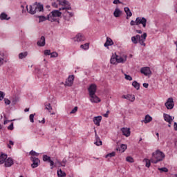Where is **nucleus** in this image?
I'll use <instances>...</instances> for the list:
<instances>
[{"mask_svg":"<svg viewBox=\"0 0 177 177\" xmlns=\"http://www.w3.org/2000/svg\"><path fill=\"white\" fill-rule=\"evenodd\" d=\"M136 32H137L138 34H142V31H141L140 30H136Z\"/></svg>","mask_w":177,"mask_h":177,"instance_id":"obj_64","label":"nucleus"},{"mask_svg":"<svg viewBox=\"0 0 177 177\" xmlns=\"http://www.w3.org/2000/svg\"><path fill=\"white\" fill-rule=\"evenodd\" d=\"M143 86L144 88H149V83H144Z\"/></svg>","mask_w":177,"mask_h":177,"instance_id":"obj_59","label":"nucleus"},{"mask_svg":"<svg viewBox=\"0 0 177 177\" xmlns=\"http://www.w3.org/2000/svg\"><path fill=\"white\" fill-rule=\"evenodd\" d=\"M127 100H129V102H135V95H127Z\"/></svg>","mask_w":177,"mask_h":177,"instance_id":"obj_33","label":"nucleus"},{"mask_svg":"<svg viewBox=\"0 0 177 177\" xmlns=\"http://www.w3.org/2000/svg\"><path fill=\"white\" fill-rule=\"evenodd\" d=\"M50 167H51L50 169H53V165H55V162H53V160H50Z\"/></svg>","mask_w":177,"mask_h":177,"instance_id":"obj_56","label":"nucleus"},{"mask_svg":"<svg viewBox=\"0 0 177 177\" xmlns=\"http://www.w3.org/2000/svg\"><path fill=\"white\" fill-rule=\"evenodd\" d=\"M110 113V111H107L106 113L103 114V116L106 118H109V113Z\"/></svg>","mask_w":177,"mask_h":177,"instance_id":"obj_55","label":"nucleus"},{"mask_svg":"<svg viewBox=\"0 0 177 177\" xmlns=\"http://www.w3.org/2000/svg\"><path fill=\"white\" fill-rule=\"evenodd\" d=\"M66 162H67V160H66V159H64V160L62 161V164L63 165H65V166H66Z\"/></svg>","mask_w":177,"mask_h":177,"instance_id":"obj_57","label":"nucleus"},{"mask_svg":"<svg viewBox=\"0 0 177 177\" xmlns=\"http://www.w3.org/2000/svg\"><path fill=\"white\" fill-rule=\"evenodd\" d=\"M153 120V118L151 116H149V115H147L145 118V120L142 121V122H145V124H149V122H151V121Z\"/></svg>","mask_w":177,"mask_h":177,"instance_id":"obj_28","label":"nucleus"},{"mask_svg":"<svg viewBox=\"0 0 177 177\" xmlns=\"http://www.w3.org/2000/svg\"><path fill=\"white\" fill-rule=\"evenodd\" d=\"M38 46H45L46 41H45V37L41 36L40 39L37 43Z\"/></svg>","mask_w":177,"mask_h":177,"instance_id":"obj_24","label":"nucleus"},{"mask_svg":"<svg viewBox=\"0 0 177 177\" xmlns=\"http://www.w3.org/2000/svg\"><path fill=\"white\" fill-rule=\"evenodd\" d=\"M113 3L114 5H118V3L122 4V2H121L120 0H114V1H113Z\"/></svg>","mask_w":177,"mask_h":177,"instance_id":"obj_52","label":"nucleus"},{"mask_svg":"<svg viewBox=\"0 0 177 177\" xmlns=\"http://www.w3.org/2000/svg\"><path fill=\"white\" fill-rule=\"evenodd\" d=\"M74 75H71L66 79L65 82V86H73V84H74Z\"/></svg>","mask_w":177,"mask_h":177,"instance_id":"obj_9","label":"nucleus"},{"mask_svg":"<svg viewBox=\"0 0 177 177\" xmlns=\"http://www.w3.org/2000/svg\"><path fill=\"white\" fill-rule=\"evenodd\" d=\"M35 14L39 13V12H44V5L35 3Z\"/></svg>","mask_w":177,"mask_h":177,"instance_id":"obj_19","label":"nucleus"},{"mask_svg":"<svg viewBox=\"0 0 177 177\" xmlns=\"http://www.w3.org/2000/svg\"><path fill=\"white\" fill-rule=\"evenodd\" d=\"M68 10H59L63 15L64 20H65L66 21H70L71 17L74 16V14H73V12H70Z\"/></svg>","mask_w":177,"mask_h":177,"instance_id":"obj_6","label":"nucleus"},{"mask_svg":"<svg viewBox=\"0 0 177 177\" xmlns=\"http://www.w3.org/2000/svg\"><path fill=\"white\" fill-rule=\"evenodd\" d=\"M0 19L1 20H10V17H8V14H6L5 12H2L0 15Z\"/></svg>","mask_w":177,"mask_h":177,"instance_id":"obj_27","label":"nucleus"},{"mask_svg":"<svg viewBox=\"0 0 177 177\" xmlns=\"http://www.w3.org/2000/svg\"><path fill=\"white\" fill-rule=\"evenodd\" d=\"M62 12L59 10H53L48 15V21H51L53 23L54 21H59V17L62 16Z\"/></svg>","mask_w":177,"mask_h":177,"instance_id":"obj_5","label":"nucleus"},{"mask_svg":"<svg viewBox=\"0 0 177 177\" xmlns=\"http://www.w3.org/2000/svg\"><path fill=\"white\" fill-rule=\"evenodd\" d=\"M10 121H13V120H4V122H3V124H4V125H6V124H8V122H10Z\"/></svg>","mask_w":177,"mask_h":177,"instance_id":"obj_58","label":"nucleus"},{"mask_svg":"<svg viewBox=\"0 0 177 177\" xmlns=\"http://www.w3.org/2000/svg\"><path fill=\"white\" fill-rule=\"evenodd\" d=\"M137 24L138 26L142 24L144 28H146V25L147 24V19L145 17H137Z\"/></svg>","mask_w":177,"mask_h":177,"instance_id":"obj_8","label":"nucleus"},{"mask_svg":"<svg viewBox=\"0 0 177 177\" xmlns=\"http://www.w3.org/2000/svg\"><path fill=\"white\" fill-rule=\"evenodd\" d=\"M26 9L28 13H30V15H35V9H36L35 3L33 5L29 6V10H28V6H26Z\"/></svg>","mask_w":177,"mask_h":177,"instance_id":"obj_20","label":"nucleus"},{"mask_svg":"<svg viewBox=\"0 0 177 177\" xmlns=\"http://www.w3.org/2000/svg\"><path fill=\"white\" fill-rule=\"evenodd\" d=\"M50 54H51L50 50H44L45 56H49V55H50Z\"/></svg>","mask_w":177,"mask_h":177,"instance_id":"obj_50","label":"nucleus"},{"mask_svg":"<svg viewBox=\"0 0 177 177\" xmlns=\"http://www.w3.org/2000/svg\"><path fill=\"white\" fill-rule=\"evenodd\" d=\"M53 8H59V10H71V4L67 0H53Z\"/></svg>","mask_w":177,"mask_h":177,"instance_id":"obj_1","label":"nucleus"},{"mask_svg":"<svg viewBox=\"0 0 177 177\" xmlns=\"http://www.w3.org/2000/svg\"><path fill=\"white\" fill-rule=\"evenodd\" d=\"M39 19V23H44V21H46V20H48V16L45 17V16H39L38 17Z\"/></svg>","mask_w":177,"mask_h":177,"instance_id":"obj_34","label":"nucleus"},{"mask_svg":"<svg viewBox=\"0 0 177 177\" xmlns=\"http://www.w3.org/2000/svg\"><path fill=\"white\" fill-rule=\"evenodd\" d=\"M122 15V11L117 7L113 12L114 17H120Z\"/></svg>","mask_w":177,"mask_h":177,"instance_id":"obj_23","label":"nucleus"},{"mask_svg":"<svg viewBox=\"0 0 177 177\" xmlns=\"http://www.w3.org/2000/svg\"><path fill=\"white\" fill-rule=\"evenodd\" d=\"M156 136L158 138V140H160V134L158 133H156Z\"/></svg>","mask_w":177,"mask_h":177,"instance_id":"obj_63","label":"nucleus"},{"mask_svg":"<svg viewBox=\"0 0 177 177\" xmlns=\"http://www.w3.org/2000/svg\"><path fill=\"white\" fill-rule=\"evenodd\" d=\"M4 103H5V104L9 105V104H10V101L9 100V99L5 98Z\"/></svg>","mask_w":177,"mask_h":177,"instance_id":"obj_53","label":"nucleus"},{"mask_svg":"<svg viewBox=\"0 0 177 177\" xmlns=\"http://www.w3.org/2000/svg\"><path fill=\"white\" fill-rule=\"evenodd\" d=\"M146 38H147V33L144 32L141 36L136 35V36L131 37V42L136 45L140 44L141 46H146Z\"/></svg>","mask_w":177,"mask_h":177,"instance_id":"obj_3","label":"nucleus"},{"mask_svg":"<svg viewBox=\"0 0 177 177\" xmlns=\"http://www.w3.org/2000/svg\"><path fill=\"white\" fill-rule=\"evenodd\" d=\"M143 161L145 162V167H147V168H150V165H151V159L145 158Z\"/></svg>","mask_w":177,"mask_h":177,"instance_id":"obj_31","label":"nucleus"},{"mask_svg":"<svg viewBox=\"0 0 177 177\" xmlns=\"http://www.w3.org/2000/svg\"><path fill=\"white\" fill-rule=\"evenodd\" d=\"M132 86H133V88L137 89V91H139V89H140V84H139L136 81H133L132 82Z\"/></svg>","mask_w":177,"mask_h":177,"instance_id":"obj_32","label":"nucleus"},{"mask_svg":"<svg viewBox=\"0 0 177 177\" xmlns=\"http://www.w3.org/2000/svg\"><path fill=\"white\" fill-rule=\"evenodd\" d=\"M140 73L142 74H144V75H151V70H150V68L149 67H143L140 70Z\"/></svg>","mask_w":177,"mask_h":177,"instance_id":"obj_14","label":"nucleus"},{"mask_svg":"<svg viewBox=\"0 0 177 177\" xmlns=\"http://www.w3.org/2000/svg\"><path fill=\"white\" fill-rule=\"evenodd\" d=\"M39 122L41 124H44L45 123V118H43V120L41 121V120H39Z\"/></svg>","mask_w":177,"mask_h":177,"instance_id":"obj_61","label":"nucleus"},{"mask_svg":"<svg viewBox=\"0 0 177 177\" xmlns=\"http://www.w3.org/2000/svg\"><path fill=\"white\" fill-rule=\"evenodd\" d=\"M43 161H50V156H48V155H44L43 156Z\"/></svg>","mask_w":177,"mask_h":177,"instance_id":"obj_40","label":"nucleus"},{"mask_svg":"<svg viewBox=\"0 0 177 177\" xmlns=\"http://www.w3.org/2000/svg\"><path fill=\"white\" fill-rule=\"evenodd\" d=\"M89 97L90 102H91V103H100L101 102L100 98H99L96 94H91L89 95Z\"/></svg>","mask_w":177,"mask_h":177,"instance_id":"obj_10","label":"nucleus"},{"mask_svg":"<svg viewBox=\"0 0 177 177\" xmlns=\"http://www.w3.org/2000/svg\"><path fill=\"white\" fill-rule=\"evenodd\" d=\"M106 158H109V157H110V158H111V157H115V152L113 151L110 153H108L107 155H106Z\"/></svg>","mask_w":177,"mask_h":177,"instance_id":"obj_39","label":"nucleus"},{"mask_svg":"<svg viewBox=\"0 0 177 177\" xmlns=\"http://www.w3.org/2000/svg\"><path fill=\"white\" fill-rule=\"evenodd\" d=\"M128 59V56L125 54H122L120 55H118L117 53H113L111 59H110V63L111 64H113V66H117L118 64H124V63H126L127 60Z\"/></svg>","mask_w":177,"mask_h":177,"instance_id":"obj_2","label":"nucleus"},{"mask_svg":"<svg viewBox=\"0 0 177 177\" xmlns=\"http://www.w3.org/2000/svg\"><path fill=\"white\" fill-rule=\"evenodd\" d=\"M30 154L31 156H36V157H38V156H39V153L35 152V151H33V150H32V151H30Z\"/></svg>","mask_w":177,"mask_h":177,"instance_id":"obj_45","label":"nucleus"},{"mask_svg":"<svg viewBox=\"0 0 177 177\" xmlns=\"http://www.w3.org/2000/svg\"><path fill=\"white\" fill-rule=\"evenodd\" d=\"M97 90V86L95 84H91L88 88V95H95L96 94V91Z\"/></svg>","mask_w":177,"mask_h":177,"instance_id":"obj_7","label":"nucleus"},{"mask_svg":"<svg viewBox=\"0 0 177 177\" xmlns=\"http://www.w3.org/2000/svg\"><path fill=\"white\" fill-rule=\"evenodd\" d=\"M9 143H10V145H11V146H13V145H15V142H13V141H12V140H10Z\"/></svg>","mask_w":177,"mask_h":177,"instance_id":"obj_62","label":"nucleus"},{"mask_svg":"<svg viewBox=\"0 0 177 177\" xmlns=\"http://www.w3.org/2000/svg\"><path fill=\"white\" fill-rule=\"evenodd\" d=\"M30 160L32 161V164L31 165L32 168H37V167H38V165H39V162H41L38 158L32 156L30 157Z\"/></svg>","mask_w":177,"mask_h":177,"instance_id":"obj_13","label":"nucleus"},{"mask_svg":"<svg viewBox=\"0 0 177 177\" xmlns=\"http://www.w3.org/2000/svg\"><path fill=\"white\" fill-rule=\"evenodd\" d=\"M174 131H177V123L176 122H174Z\"/></svg>","mask_w":177,"mask_h":177,"instance_id":"obj_60","label":"nucleus"},{"mask_svg":"<svg viewBox=\"0 0 177 177\" xmlns=\"http://www.w3.org/2000/svg\"><path fill=\"white\" fill-rule=\"evenodd\" d=\"M58 177H65L66 172L63 171L62 169L57 171Z\"/></svg>","mask_w":177,"mask_h":177,"instance_id":"obj_37","label":"nucleus"},{"mask_svg":"<svg viewBox=\"0 0 177 177\" xmlns=\"http://www.w3.org/2000/svg\"><path fill=\"white\" fill-rule=\"evenodd\" d=\"M45 109L48 110V113H50V110H52V106H50V103L45 105Z\"/></svg>","mask_w":177,"mask_h":177,"instance_id":"obj_41","label":"nucleus"},{"mask_svg":"<svg viewBox=\"0 0 177 177\" xmlns=\"http://www.w3.org/2000/svg\"><path fill=\"white\" fill-rule=\"evenodd\" d=\"M4 97H5V93L0 91V102L3 100Z\"/></svg>","mask_w":177,"mask_h":177,"instance_id":"obj_46","label":"nucleus"},{"mask_svg":"<svg viewBox=\"0 0 177 177\" xmlns=\"http://www.w3.org/2000/svg\"><path fill=\"white\" fill-rule=\"evenodd\" d=\"M5 63V55L0 52V67Z\"/></svg>","mask_w":177,"mask_h":177,"instance_id":"obj_29","label":"nucleus"},{"mask_svg":"<svg viewBox=\"0 0 177 177\" xmlns=\"http://www.w3.org/2000/svg\"><path fill=\"white\" fill-rule=\"evenodd\" d=\"M120 131L122 135H124V136H126V138H129V136H131V129L127 127H122V129H120Z\"/></svg>","mask_w":177,"mask_h":177,"instance_id":"obj_11","label":"nucleus"},{"mask_svg":"<svg viewBox=\"0 0 177 177\" xmlns=\"http://www.w3.org/2000/svg\"><path fill=\"white\" fill-rule=\"evenodd\" d=\"M165 104L168 110H171L174 109V99L172 97L168 98Z\"/></svg>","mask_w":177,"mask_h":177,"instance_id":"obj_12","label":"nucleus"},{"mask_svg":"<svg viewBox=\"0 0 177 177\" xmlns=\"http://www.w3.org/2000/svg\"><path fill=\"white\" fill-rule=\"evenodd\" d=\"M93 121L95 125H97V127H100V122H102V116L101 115L95 116L93 118Z\"/></svg>","mask_w":177,"mask_h":177,"instance_id":"obj_18","label":"nucleus"},{"mask_svg":"<svg viewBox=\"0 0 177 177\" xmlns=\"http://www.w3.org/2000/svg\"><path fill=\"white\" fill-rule=\"evenodd\" d=\"M158 171L160 172H168V169L167 167L158 168Z\"/></svg>","mask_w":177,"mask_h":177,"instance_id":"obj_44","label":"nucleus"},{"mask_svg":"<svg viewBox=\"0 0 177 177\" xmlns=\"http://www.w3.org/2000/svg\"><path fill=\"white\" fill-rule=\"evenodd\" d=\"M95 142H94V145H96V146H102V142L100 140V138H99V136H97V133H96V130H95Z\"/></svg>","mask_w":177,"mask_h":177,"instance_id":"obj_21","label":"nucleus"},{"mask_svg":"<svg viewBox=\"0 0 177 177\" xmlns=\"http://www.w3.org/2000/svg\"><path fill=\"white\" fill-rule=\"evenodd\" d=\"M127 145L125 144H122L120 145V148H117L116 150L119 151H121L122 153H124V151H125V150H127Z\"/></svg>","mask_w":177,"mask_h":177,"instance_id":"obj_30","label":"nucleus"},{"mask_svg":"<svg viewBox=\"0 0 177 177\" xmlns=\"http://www.w3.org/2000/svg\"><path fill=\"white\" fill-rule=\"evenodd\" d=\"M75 42H81L85 40V36L81 33H78L76 36L73 38Z\"/></svg>","mask_w":177,"mask_h":177,"instance_id":"obj_15","label":"nucleus"},{"mask_svg":"<svg viewBox=\"0 0 177 177\" xmlns=\"http://www.w3.org/2000/svg\"><path fill=\"white\" fill-rule=\"evenodd\" d=\"M112 45H114V41H113V39H111V38L110 37H106V41L104 44V46H105V48H107L109 46H112Z\"/></svg>","mask_w":177,"mask_h":177,"instance_id":"obj_22","label":"nucleus"},{"mask_svg":"<svg viewBox=\"0 0 177 177\" xmlns=\"http://www.w3.org/2000/svg\"><path fill=\"white\" fill-rule=\"evenodd\" d=\"M56 164H57V167H65V165H62V162H60V161H57L56 162Z\"/></svg>","mask_w":177,"mask_h":177,"instance_id":"obj_54","label":"nucleus"},{"mask_svg":"<svg viewBox=\"0 0 177 177\" xmlns=\"http://www.w3.org/2000/svg\"><path fill=\"white\" fill-rule=\"evenodd\" d=\"M163 118L166 122H168L169 124H172V122L174 121V117L167 114H163Z\"/></svg>","mask_w":177,"mask_h":177,"instance_id":"obj_17","label":"nucleus"},{"mask_svg":"<svg viewBox=\"0 0 177 177\" xmlns=\"http://www.w3.org/2000/svg\"><path fill=\"white\" fill-rule=\"evenodd\" d=\"M59 57V53H57V52H53L50 54V57Z\"/></svg>","mask_w":177,"mask_h":177,"instance_id":"obj_43","label":"nucleus"},{"mask_svg":"<svg viewBox=\"0 0 177 177\" xmlns=\"http://www.w3.org/2000/svg\"><path fill=\"white\" fill-rule=\"evenodd\" d=\"M81 49H84V50H88L89 49V43H86L84 44H82L80 46Z\"/></svg>","mask_w":177,"mask_h":177,"instance_id":"obj_36","label":"nucleus"},{"mask_svg":"<svg viewBox=\"0 0 177 177\" xmlns=\"http://www.w3.org/2000/svg\"><path fill=\"white\" fill-rule=\"evenodd\" d=\"M124 10L127 15V19H129V17H132V12H131V9L128 7H124Z\"/></svg>","mask_w":177,"mask_h":177,"instance_id":"obj_25","label":"nucleus"},{"mask_svg":"<svg viewBox=\"0 0 177 177\" xmlns=\"http://www.w3.org/2000/svg\"><path fill=\"white\" fill-rule=\"evenodd\" d=\"M13 164H15V162L13 161V158H7V159L6 160V162H4V166L6 168H9L12 167Z\"/></svg>","mask_w":177,"mask_h":177,"instance_id":"obj_16","label":"nucleus"},{"mask_svg":"<svg viewBox=\"0 0 177 177\" xmlns=\"http://www.w3.org/2000/svg\"><path fill=\"white\" fill-rule=\"evenodd\" d=\"M8 158V155L5 153H1L0 155V165L1 164H5V162L6 161Z\"/></svg>","mask_w":177,"mask_h":177,"instance_id":"obj_26","label":"nucleus"},{"mask_svg":"<svg viewBox=\"0 0 177 177\" xmlns=\"http://www.w3.org/2000/svg\"><path fill=\"white\" fill-rule=\"evenodd\" d=\"M28 55V53L27 52L20 53L19 54V59H24L27 57Z\"/></svg>","mask_w":177,"mask_h":177,"instance_id":"obj_35","label":"nucleus"},{"mask_svg":"<svg viewBox=\"0 0 177 177\" xmlns=\"http://www.w3.org/2000/svg\"><path fill=\"white\" fill-rule=\"evenodd\" d=\"M76 111H78V106H75L74 109L70 112V114H75Z\"/></svg>","mask_w":177,"mask_h":177,"instance_id":"obj_47","label":"nucleus"},{"mask_svg":"<svg viewBox=\"0 0 177 177\" xmlns=\"http://www.w3.org/2000/svg\"><path fill=\"white\" fill-rule=\"evenodd\" d=\"M7 129H8V131H13V129H15V127H14L13 122H12V123L10 124V125H9V126L7 127Z\"/></svg>","mask_w":177,"mask_h":177,"instance_id":"obj_42","label":"nucleus"},{"mask_svg":"<svg viewBox=\"0 0 177 177\" xmlns=\"http://www.w3.org/2000/svg\"><path fill=\"white\" fill-rule=\"evenodd\" d=\"M126 161H127V162H135V160H133V158H132L131 156H127L126 158Z\"/></svg>","mask_w":177,"mask_h":177,"instance_id":"obj_38","label":"nucleus"},{"mask_svg":"<svg viewBox=\"0 0 177 177\" xmlns=\"http://www.w3.org/2000/svg\"><path fill=\"white\" fill-rule=\"evenodd\" d=\"M130 25L131 26H138L137 19H136V21L131 20L130 22Z\"/></svg>","mask_w":177,"mask_h":177,"instance_id":"obj_49","label":"nucleus"},{"mask_svg":"<svg viewBox=\"0 0 177 177\" xmlns=\"http://www.w3.org/2000/svg\"><path fill=\"white\" fill-rule=\"evenodd\" d=\"M125 80L127 81H132V77L129 75L124 74Z\"/></svg>","mask_w":177,"mask_h":177,"instance_id":"obj_48","label":"nucleus"},{"mask_svg":"<svg viewBox=\"0 0 177 177\" xmlns=\"http://www.w3.org/2000/svg\"><path fill=\"white\" fill-rule=\"evenodd\" d=\"M34 115H35V114H30L29 116V119L30 122H34Z\"/></svg>","mask_w":177,"mask_h":177,"instance_id":"obj_51","label":"nucleus"},{"mask_svg":"<svg viewBox=\"0 0 177 177\" xmlns=\"http://www.w3.org/2000/svg\"><path fill=\"white\" fill-rule=\"evenodd\" d=\"M165 158V153L158 149L152 153L151 162H152V164H157L158 162H160V161H162Z\"/></svg>","mask_w":177,"mask_h":177,"instance_id":"obj_4","label":"nucleus"}]
</instances>
